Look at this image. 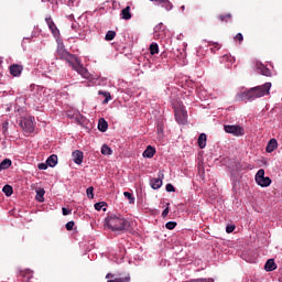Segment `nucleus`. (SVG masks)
<instances>
[{
  "label": "nucleus",
  "instance_id": "nucleus-15",
  "mask_svg": "<svg viewBox=\"0 0 282 282\" xmlns=\"http://www.w3.org/2000/svg\"><path fill=\"white\" fill-rule=\"evenodd\" d=\"M46 164H48V166H51V169H54V166H56V165L58 164V155L52 154V155L46 160Z\"/></svg>",
  "mask_w": 282,
  "mask_h": 282
},
{
  "label": "nucleus",
  "instance_id": "nucleus-12",
  "mask_svg": "<svg viewBox=\"0 0 282 282\" xmlns=\"http://www.w3.org/2000/svg\"><path fill=\"white\" fill-rule=\"evenodd\" d=\"M121 19H123L124 21H130V19L133 17L131 14V7H126L124 9L121 10L120 13Z\"/></svg>",
  "mask_w": 282,
  "mask_h": 282
},
{
  "label": "nucleus",
  "instance_id": "nucleus-35",
  "mask_svg": "<svg viewBox=\"0 0 282 282\" xmlns=\"http://www.w3.org/2000/svg\"><path fill=\"white\" fill-rule=\"evenodd\" d=\"M165 191H166L167 193H175V186H173V184L169 183V184H166V186H165Z\"/></svg>",
  "mask_w": 282,
  "mask_h": 282
},
{
  "label": "nucleus",
  "instance_id": "nucleus-7",
  "mask_svg": "<svg viewBox=\"0 0 282 282\" xmlns=\"http://www.w3.org/2000/svg\"><path fill=\"white\" fill-rule=\"evenodd\" d=\"M174 113L176 122H178V124H185L187 118L186 110H184V108H176Z\"/></svg>",
  "mask_w": 282,
  "mask_h": 282
},
{
  "label": "nucleus",
  "instance_id": "nucleus-30",
  "mask_svg": "<svg viewBox=\"0 0 282 282\" xmlns=\"http://www.w3.org/2000/svg\"><path fill=\"white\" fill-rule=\"evenodd\" d=\"M70 28L74 32H76V34H78V36H80L83 29H80V24H78V22H73Z\"/></svg>",
  "mask_w": 282,
  "mask_h": 282
},
{
  "label": "nucleus",
  "instance_id": "nucleus-22",
  "mask_svg": "<svg viewBox=\"0 0 282 282\" xmlns=\"http://www.w3.org/2000/svg\"><path fill=\"white\" fill-rule=\"evenodd\" d=\"M98 94H99V96L105 97V100L102 101V105H107L109 102V100H111V93L99 90Z\"/></svg>",
  "mask_w": 282,
  "mask_h": 282
},
{
  "label": "nucleus",
  "instance_id": "nucleus-8",
  "mask_svg": "<svg viewBox=\"0 0 282 282\" xmlns=\"http://www.w3.org/2000/svg\"><path fill=\"white\" fill-rule=\"evenodd\" d=\"M256 67L258 69V74H261L262 76L267 77L272 76V72L270 70V68L265 67V65L258 63Z\"/></svg>",
  "mask_w": 282,
  "mask_h": 282
},
{
  "label": "nucleus",
  "instance_id": "nucleus-41",
  "mask_svg": "<svg viewBox=\"0 0 282 282\" xmlns=\"http://www.w3.org/2000/svg\"><path fill=\"white\" fill-rule=\"evenodd\" d=\"M187 282H208L207 279H204V278H199V279H192V280H188Z\"/></svg>",
  "mask_w": 282,
  "mask_h": 282
},
{
  "label": "nucleus",
  "instance_id": "nucleus-32",
  "mask_svg": "<svg viewBox=\"0 0 282 282\" xmlns=\"http://www.w3.org/2000/svg\"><path fill=\"white\" fill-rule=\"evenodd\" d=\"M105 39L106 41H113L116 39V31H108Z\"/></svg>",
  "mask_w": 282,
  "mask_h": 282
},
{
  "label": "nucleus",
  "instance_id": "nucleus-26",
  "mask_svg": "<svg viewBox=\"0 0 282 282\" xmlns=\"http://www.w3.org/2000/svg\"><path fill=\"white\" fill-rule=\"evenodd\" d=\"M159 53H160V46L158 45V43H152L150 45V54L153 56Z\"/></svg>",
  "mask_w": 282,
  "mask_h": 282
},
{
  "label": "nucleus",
  "instance_id": "nucleus-24",
  "mask_svg": "<svg viewBox=\"0 0 282 282\" xmlns=\"http://www.w3.org/2000/svg\"><path fill=\"white\" fill-rule=\"evenodd\" d=\"M2 192L4 193V195L7 197H11L12 193H14V189L12 188L11 185H4L3 188H2Z\"/></svg>",
  "mask_w": 282,
  "mask_h": 282
},
{
  "label": "nucleus",
  "instance_id": "nucleus-45",
  "mask_svg": "<svg viewBox=\"0 0 282 282\" xmlns=\"http://www.w3.org/2000/svg\"><path fill=\"white\" fill-rule=\"evenodd\" d=\"M156 131L158 133H164V128L162 126H158Z\"/></svg>",
  "mask_w": 282,
  "mask_h": 282
},
{
  "label": "nucleus",
  "instance_id": "nucleus-13",
  "mask_svg": "<svg viewBox=\"0 0 282 282\" xmlns=\"http://www.w3.org/2000/svg\"><path fill=\"white\" fill-rule=\"evenodd\" d=\"M265 272H274L276 270V262H274V259H269L264 264Z\"/></svg>",
  "mask_w": 282,
  "mask_h": 282
},
{
  "label": "nucleus",
  "instance_id": "nucleus-37",
  "mask_svg": "<svg viewBox=\"0 0 282 282\" xmlns=\"http://www.w3.org/2000/svg\"><path fill=\"white\" fill-rule=\"evenodd\" d=\"M74 226H75L74 220H70V221H68V223L65 225V228H66V230H74Z\"/></svg>",
  "mask_w": 282,
  "mask_h": 282
},
{
  "label": "nucleus",
  "instance_id": "nucleus-28",
  "mask_svg": "<svg viewBox=\"0 0 282 282\" xmlns=\"http://www.w3.org/2000/svg\"><path fill=\"white\" fill-rule=\"evenodd\" d=\"M113 153V150H111V148H109V145L104 144L101 147V154L102 155H111Z\"/></svg>",
  "mask_w": 282,
  "mask_h": 282
},
{
  "label": "nucleus",
  "instance_id": "nucleus-16",
  "mask_svg": "<svg viewBox=\"0 0 282 282\" xmlns=\"http://www.w3.org/2000/svg\"><path fill=\"white\" fill-rule=\"evenodd\" d=\"M155 155V148L148 145L147 149L143 151V158H153Z\"/></svg>",
  "mask_w": 282,
  "mask_h": 282
},
{
  "label": "nucleus",
  "instance_id": "nucleus-44",
  "mask_svg": "<svg viewBox=\"0 0 282 282\" xmlns=\"http://www.w3.org/2000/svg\"><path fill=\"white\" fill-rule=\"evenodd\" d=\"M209 45H212L213 47H215L216 50H219V43H213V42H209Z\"/></svg>",
  "mask_w": 282,
  "mask_h": 282
},
{
  "label": "nucleus",
  "instance_id": "nucleus-49",
  "mask_svg": "<svg viewBox=\"0 0 282 282\" xmlns=\"http://www.w3.org/2000/svg\"><path fill=\"white\" fill-rule=\"evenodd\" d=\"M150 1H158V3H161V2H162V0H150Z\"/></svg>",
  "mask_w": 282,
  "mask_h": 282
},
{
  "label": "nucleus",
  "instance_id": "nucleus-18",
  "mask_svg": "<svg viewBox=\"0 0 282 282\" xmlns=\"http://www.w3.org/2000/svg\"><path fill=\"white\" fill-rule=\"evenodd\" d=\"M206 133H200L197 140L199 149H206Z\"/></svg>",
  "mask_w": 282,
  "mask_h": 282
},
{
  "label": "nucleus",
  "instance_id": "nucleus-19",
  "mask_svg": "<svg viewBox=\"0 0 282 282\" xmlns=\"http://www.w3.org/2000/svg\"><path fill=\"white\" fill-rule=\"evenodd\" d=\"M12 166V160L10 159H4L1 163H0V171H6V169H10Z\"/></svg>",
  "mask_w": 282,
  "mask_h": 282
},
{
  "label": "nucleus",
  "instance_id": "nucleus-1",
  "mask_svg": "<svg viewBox=\"0 0 282 282\" xmlns=\"http://www.w3.org/2000/svg\"><path fill=\"white\" fill-rule=\"evenodd\" d=\"M56 54L58 58H61L62 61H67V63H69V65L73 67V69H75V72L79 74V76L86 78V80H91V75L89 70H87V68H85V66L80 64L78 57H76L73 54H69V52L65 50V46H63V44L57 46Z\"/></svg>",
  "mask_w": 282,
  "mask_h": 282
},
{
  "label": "nucleus",
  "instance_id": "nucleus-27",
  "mask_svg": "<svg viewBox=\"0 0 282 282\" xmlns=\"http://www.w3.org/2000/svg\"><path fill=\"white\" fill-rule=\"evenodd\" d=\"M95 210H104V212H107V203L105 202H99V203H96L95 204Z\"/></svg>",
  "mask_w": 282,
  "mask_h": 282
},
{
  "label": "nucleus",
  "instance_id": "nucleus-25",
  "mask_svg": "<svg viewBox=\"0 0 282 282\" xmlns=\"http://www.w3.org/2000/svg\"><path fill=\"white\" fill-rule=\"evenodd\" d=\"M108 282H131V275H126L123 278H115L112 280H108Z\"/></svg>",
  "mask_w": 282,
  "mask_h": 282
},
{
  "label": "nucleus",
  "instance_id": "nucleus-6",
  "mask_svg": "<svg viewBox=\"0 0 282 282\" xmlns=\"http://www.w3.org/2000/svg\"><path fill=\"white\" fill-rule=\"evenodd\" d=\"M224 129L226 133H231V135H236L237 138L246 134V130L241 126L227 124Z\"/></svg>",
  "mask_w": 282,
  "mask_h": 282
},
{
  "label": "nucleus",
  "instance_id": "nucleus-21",
  "mask_svg": "<svg viewBox=\"0 0 282 282\" xmlns=\"http://www.w3.org/2000/svg\"><path fill=\"white\" fill-rule=\"evenodd\" d=\"M217 19L219 20L220 23H228V21H230V19H232V14H230V13L220 14L217 17Z\"/></svg>",
  "mask_w": 282,
  "mask_h": 282
},
{
  "label": "nucleus",
  "instance_id": "nucleus-14",
  "mask_svg": "<svg viewBox=\"0 0 282 282\" xmlns=\"http://www.w3.org/2000/svg\"><path fill=\"white\" fill-rule=\"evenodd\" d=\"M45 21H46L52 34H54V36H56V34H58V28L56 26V24L54 23L52 18H46Z\"/></svg>",
  "mask_w": 282,
  "mask_h": 282
},
{
  "label": "nucleus",
  "instance_id": "nucleus-10",
  "mask_svg": "<svg viewBox=\"0 0 282 282\" xmlns=\"http://www.w3.org/2000/svg\"><path fill=\"white\" fill-rule=\"evenodd\" d=\"M279 148V142L276 141V139H271L265 148L267 153H272L273 151H276V149Z\"/></svg>",
  "mask_w": 282,
  "mask_h": 282
},
{
  "label": "nucleus",
  "instance_id": "nucleus-20",
  "mask_svg": "<svg viewBox=\"0 0 282 282\" xmlns=\"http://www.w3.org/2000/svg\"><path fill=\"white\" fill-rule=\"evenodd\" d=\"M151 186L154 191H158V188H162V178H153L151 181Z\"/></svg>",
  "mask_w": 282,
  "mask_h": 282
},
{
  "label": "nucleus",
  "instance_id": "nucleus-50",
  "mask_svg": "<svg viewBox=\"0 0 282 282\" xmlns=\"http://www.w3.org/2000/svg\"><path fill=\"white\" fill-rule=\"evenodd\" d=\"M68 19H74V15L73 14L68 15Z\"/></svg>",
  "mask_w": 282,
  "mask_h": 282
},
{
  "label": "nucleus",
  "instance_id": "nucleus-42",
  "mask_svg": "<svg viewBox=\"0 0 282 282\" xmlns=\"http://www.w3.org/2000/svg\"><path fill=\"white\" fill-rule=\"evenodd\" d=\"M62 213L65 217H67V215H72V210L70 209H67L65 207L62 208Z\"/></svg>",
  "mask_w": 282,
  "mask_h": 282
},
{
  "label": "nucleus",
  "instance_id": "nucleus-38",
  "mask_svg": "<svg viewBox=\"0 0 282 282\" xmlns=\"http://www.w3.org/2000/svg\"><path fill=\"white\" fill-rule=\"evenodd\" d=\"M162 29V24H159L154 28V39H158V36H160V33L158 32V30Z\"/></svg>",
  "mask_w": 282,
  "mask_h": 282
},
{
  "label": "nucleus",
  "instance_id": "nucleus-31",
  "mask_svg": "<svg viewBox=\"0 0 282 282\" xmlns=\"http://www.w3.org/2000/svg\"><path fill=\"white\" fill-rule=\"evenodd\" d=\"M123 195L128 199L129 204H135V197H133V194L124 192Z\"/></svg>",
  "mask_w": 282,
  "mask_h": 282
},
{
  "label": "nucleus",
  "instance_id": "nucleus-9",
  "mask_svg": "<svg viewBox=\"0 0 282 282\" xmlns=\"http://www.w3.org/2000/svg\"><path fill=\"white\" fill-rule=\"evenodd\" d=\"M23 72V66L19 64H13L10 66V74L11 76H21V73Z\"/></svg>",
  "mask_w": 282,
  "mask_h": 282
},
{
  "label": "nucleus",
  "instance_id": "nucleus-34",
  "mask_svg": "<svg viewBox=\"0 0 282 282\" xmlns=\"http://www.w3.org/2000/svg\"><path fill=\"white\" fill-rule=\"evenodd\" d=\"M86 194L89 199H94V186L88 187Z\"/></svg>",
  "mask_w": 282,
  "mask_h": 282
},
{
  "label": "nucleus",
  "instance_id": "nucleus-36",
  "mask_svg": "<svg viewBox=\"0 0 282 282\" xmlns=\"http://www.w3.org/2000/svg\"><path fill=\"white\" fill-rule=\"evenodd\" d=\"M234 39L236 42L238 41L239 44L243 43V34L241 33H237V35Z\"/></svg>",
  "mask_w": 282,
  "mask_h": 282
},
{
  "label": "nucleus",
  "instance_id": "nucleus-39",
  "mask_svg": "<svg viewBox=\"0 0 282 282\" xmlns=\"http://www.w3.org/2000/svg\"><path fill=\"white\" fill-rule=\"evenodd\" d=\"M47 166H48L47 163H40L37 165V169H40V171H47Z\"/></svg>",
  "mask_w": 282,
  "mask_h": 282
},
{
  "label": "nucleus",
  "instance_id": "nucleus-3",
  "mask_svg": "<svg viewBox=\"0 0 282 282\" xmlns=\"http://www.w3.org/2000/svg\"><path fill=\"white\" fill-rule=\"evenodd\" d=\"M106 224L112 232H122L131 228V223L124 219V217L110 215L106 218Z\"/></svg>",
  "mask_w": 282,
  "mask_h": 282
},
{
  "label": "nucleus",
  "instance_id": "nucleus-46",
  "mask_svg": "<svg viewBox=\"0 0 282 282\" xmlns=\"http://www.w3.org/2000/svg\"><path fill=\"white\" fill-rule=\"evenodd\" d=\"M169 216V207L165 208L162 213V217H167Z\"/></svg>",
  "mask_w": 282,
  "mask_h": 282
},
{
  "label": "nucleus",
  "instance_id": "nucleus-40",
  "mask_svg": "<svg viewBox=\"0 0 282 282\" xmlns=\"http://www.w3.org/2000/svg\"><path fill=\"white\" fill-rule=\"evenodd\" d=\"M235 225H228L226 227V232H228V235H230V232H235Z\"/></svg>",
  "mask_w": 282,
  "mask_h": 282
},
{
  "label": "nucleus",
  "instance_id": "nucleus-23",
  "mask_svg": "<svg viewBox=\"0 0 282 282\" xmlns=\"http://www.w3.org/2000/svg\"><path fill=\"white\" fill-rule=\"evenodd\" d=\"M160 6H162V8H165L167 12L173 10V3H171V1L169 0H161Z\"/></svg>",
  "mask_w": 282,
  "mask_h": 282
},
{
  "label": "nucleus",
  "instance_id": "nucleus-43",
  "mask_svg": "<svg viewBox=\"0 0 282 282\" xmlns=\"http://www.w3.org/2000/svg\"><path fill=\"white\" fill-rule=\"evenodd\" d=\"M26 274H32V271L30 270L20 271V276H26Z\"/></svg>",
  "mask_w": 282,
  "mask_h": 282
},
{
  "label": "nucleus",
  "instance_id": "nucleus-11",
  "mask_svg": "<svg viewBox=\"0 0 282 282\" xmlns=\"http://www.w3.org/2000/svg\"><path fill=\"white\" fill-rule=\"evenodd\" d=\"M72 158L75 164H83V158H84L83 151H79V150L74 151L72 153Z\"/></svg>",
  "mask_w": 282,
  "mask_h": 282
},
{
  "label": "nucleus",
  "instance_id": "nucleus-4",
  "mask_svg": "<svg viewBox=\"0 0 282 282\" xmlns=\"http://www.w3.org/2000/svg\"><path fill=\"white\" fill-rule=\"evenodd\" d=\"M256 182L258 186L265 188L272 184V178L265 177V170L260 169L256 174Z\"/></svg>",
  "mask_w": 282,
  "mask_h": 282
},
{
  "label": "nucleus",
  "instance_id": "nucleus-33",
  "mask_svg": "<svg viewBox=\"0 0 282 282\" xmlns=\"http://www.w3.org/2000/svg\"><path fill=\"white\" fill-rule=\"evenodd\" d=\"M177 226V223H175V221H169V223H166L165 224V228L167 229V230H174V228Z\"/></svg>",
  "mask_w": 282,
  "mask_h": 282
},
{
  "label": "nucleus",
  "instance_id": "nucleus-47",
  "mask_svg": "<svg viewBox=\"0 0 282 282\" xmlns=\"http://www.w3.org/2000/svg\"><path fill=\"white\" fill-rule=\"evenodd\" d=\"M106 279H113V274L108 273V274L106 275Z\"/></svg>",
  "mask_w": 282,
  "mask_h": 282
},
{
  "label": "nucleus",
  "instance_id": "nucleus-17",
  "mask_svg": "<svg viewBox=\"0 0 282 282\" xmlns=\"http://www.w3.org/2000/svg\"><path fill=\"white\" fill-rule=\"evenodd\" d=\"M98 129L99 131H101V133H105V131L109 129V123H107V121L104 118H100L98 122Z\"/></svg>",
  "mask_w": 282,
  "mask_h": 282
},
{
  "label": "nucleus",
  "instance_id": "nucleus-48",
  "mask_svg": "<svg viewBox=\"0 0 282 282\" xmlns=\"http://www.w3.org/2000/svg\"><path fill=\"white\" fill-rule=\"evenodd\" d=\"M181 10L184 12V10H186V7H185V6H182V7H181Z\"/></svg>",
  "mask_w": 282,
  "mask_h": 282
},
{
  "label": "nucleus",
  "instance_id": "nucleus-29",
  "mask_svg": "<svg viewBox=\"0 0 282 282\" xmlns=\"http://www.w3.org/2000/svg\"><path fill=\"white\" fill-rule=\"evenodd\" d=\"M44 195H45V189H39L37 192H36V197H35V199L37 200V202H45V198H44Z\"/></svg>",
  "mask_w": 282,
  "mask_h": 282
},
{
  "label": "nucleus",
  "instance_id": "nucleus-5",
  "mask_svg": "<svg viewBox=\"0 0 282 282\" xmlns=\"http://www.w3.org/2000/svg\"><path fill=\"white\" fill-rule=\"evenodd\" d=\"M20 127L25 131V133H34V118L24 117L20 121Z\"/></svg>",
  "mask_w": 282,
  "mask_h": 282
},
{
  "label": "nucleus",
  "instance_id": "nucleus-2",
  "mask_svg": "<svg viewBox=\"0 0 282 282\" xmlns=\"http://www.w3.org/2000/svg\"><path fill=\"white\" fill-rule=\"evenodd\" d=\"M272 88L271 83H265L261 86H257L250 88L249 90L242 91L239 95L240 100H248L252 102V100H257V98H263V96H268L270 94V89Z\"/></svg>",
  "mask_w": 282,
  "mask_h": 282
}]
</instances>
